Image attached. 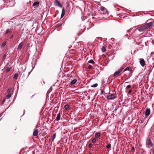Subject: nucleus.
Returning <instances> with one entry per match:
<instances>
[{
  "mask_svg": "<svg viewBox=\"0 0 154 154\" xmlns=\"http://www.w3.org/2000/svg\"><path fill=\"white\" fill-rule=\"evenodd\" d=\"M116 94H112L111 95L107 96L106 98L108 100H113L116 98Z\"/></svg>",
  "mask_w": 154,
  "mask_h": 154,
  "instance_id": "f257e3e1",
  "label": "nucleus"
},
{
  "mask_svg": "<svg viewBox=\"0 0 154 154\" xmlns=\"http://www.w3.org/2000/svg\"><path fill=\"white\" fill-rule=\"evenodd\" d=\"M137 29L139 31L142 32L145 31L147 29L145 25H144L143 26L138 27Z\"/></svg>",
  "mask_w": 154,
  "mask_h": 154,
  "instance_id": "f03ea898",
  "label": "nucleus"
},
{
  "mask_svg": "<svg viewBox=\"0 0 154 154\" xmlns=\"http://www.w3.org/2000/svg\"><path fill=\"white\" fill-rule=\"evenodd\" d=\"M122 68L119 69L117 71L114 73L113 76L115 77H117L119 75V74L122 71Z\"/></svg>",
  "mask_w": 154,
  "mask_h": 154,
  "instance_id": "7ed1b4c3",
  "label": "nucleus"
},
{
  "mask_svg": "<svg viewBox=\"0 0 154 154\" xmlns=\"http://www.w3.org/2000/svg\"><path fill=\"white\" fill-rule=\"evenodd\" d=\"M23 42H21L19 45H18V46L17 47V50L18 51H20L21 50V49L23 47Z\"/></svg>",
  "mask_w": 154,
  "mask_h": 154,
  "instance_id": "20e7f679",
  "label": "nucleus"
},
{
  "mask_svg": "<svg viewBox=\"0 0 154 154\" xmlns=\"http://www.w3.org/2000/svg\"><path fill=\"white\" fill-rule=\"evenodd\" d=\"M54 5L56 6H58L60 7H62V5L59 1L56 0L54 2Z\"/></svg>",
  "mask_w": 154,
  "mask_h": 154,
  "instance_id": "39448f33",
  "label": "nucleus"
},
{
  "mask_svg": "<svg viewBox=\"0 0 154 154\" xmlns=\"http://www.w3.org/2000/svg\"><path fill=\"white\" fill-rule=\"evenodd\" d=\"M150 110L149 109L147 108L146 109L145 111V116L147 117V116L150 114Z\"/></svg>",
  "mask_w": 154,
  "mask_h": 154,
  "instance_id": "423d86ee",
  "label": "nucleus"
},
{
  "mask_svg": "<svg viewBox=\"0 0 154 154\" xmlns=\"http://www.w3.org/2000/svg\"><path fill=\"white\" fill-rule=\"evenodd\" d=\"M100 10L102 11L103 12L104 14H106L107 13V9L103 7H101Z\"/></svg>",
  "mask_w": 154,
  "mask_h": 154,
  "instance_id": "0eeeda50",
  "label": "nucleus"
},
{
  "mask_svg": "<svg viewBox=\"0 0 154 154\" xmlns=\"http://www.w3.org/2000/svg\"><path fill=\"white\" fill-rule=\"evenodd\" d=\"M140 63L141 65L142 66H143L145 65V62L143 59H140Z\"/></svg>",
  "mask_w": 154,
  "mask_h": 154,
  "instance_id": "6e6552de",
  "label": "nucleus"
},
{
  "mask_svg": "<svg viewBox=\"0 0 154 154\" xmlns=\"http://www.w3.org/2000/svg\"><path fill=\"white\" fill-rule=\"evenodd\" d=\"M38 130L37 129H34L33 134V136H37L38 134Z\"/></svg>",
  "mask_w": 154,
  "mask_h": 154,
  "instance_id": "1a4fd4ad",
  "label": "nucleus"
},
{
  "mask_svg": "<svg viewBox=\"0 0 154 154\" xmlns=\"http://www.w3.org/2000/svg\"><path fill=\"white\" fill-rule=\"evenodd\" d=\"M153 23L152 22H149L148 23H147L146 24H145V26L146 27L147 29L149 28V27L152 26Z\"/></svg>",
  "mask_w": 154,
  "mask_h": 154,
  "instance_id": "9d476101",
  "label": "nucleus"
},
{
  "mask_svg": "<svg viewBox=\"0 0 154 154\" xmlns=\"http://www.w3.org/2000/svg\"><path fill=\"white\" fill-rule=\"evenodd\" d=\"M147 144L148 146L149 147H152L153 145L152 143V142L150 140H149L147 142Z\"/></svg>",
  "mask_w": 154,
  "mask_h": 154,
  "instance_id": "9b49d317",
  "label": "nucleus"
},
{
  "mask_svg": "<svg viewBox=\"0 0 154 154\" xmlns=\"http://www.w3.org/2000/svg\"><path fill=\"white\" fill-rule=\"evenodd\" d=\"M77 82V80L76 79H73L70 82V84L71 85H74Z\"/></svg>",
  "mask_w": 154,
  "mask_h": 154,
  "instance_id": "f8f14e48",
  "label": "nucleus"
},
{
  "mask_svg": "<svg viewBox=\"0 0 154 154\" xmlns=\"http://www.w3.org/2000/svg\"><path fill=\"white\" fill-rule=\"evenodd\" d=\"M61 114L60 113H59L57 116V117L56 118V120L57 121H59L60 118Z\"/></svg>",
  "mask_w": 154,
  "mask_h": 154,
  "instance_id": "ddd939ff",
  "label": "nucleus"
},
{
  "mask_svg": "<svg viewBox=\"0 0 154 154\" xmlns=\"http://www.w3.org/2000/svg\"><path fill=\"white\" fill-rule=\"evenodd\" d=\"M12 30L11 29H7L6 30V33L7 34H9L12 32Z\"/></svg>",
  "mask_w": 154,
  "mask_h": 154,
  "instance_id": "4468645a",
  "label": "nucleus"
},
{
  "mask_svg": "<svg viewBox=\"0 0 154 154\" xmlns=\"http://www.w3.org/2000/svg\"><path fill=\"white\" fill-rule=\"evenodd\" d=\"M39 4V2H35L33 4V6H37Z\"/></svg>",
  "mask_w": 154,
  "mask_h": 154,
  "instance_id": "2eb2a0df",
  "label": "nucleus"
},
{
  "mask_svg": "<svg viewBox=\"0 0 154 154\" xmlns=\"http://www.w3.org/2000/svg\"><path fill=\"white\" fill-rule=\"evenodd\" d=\"M69 105L68 104H66L64 106V108L66 110H67L69 109Z\"/></svg>",
  "mask_w": 154,
  "mask_h": 154,
  "instance_id": "dca6fc26",
  "label": "nucleus"
},
{
  "mask_svg": "<svg viewBox=\"0 0 154 154\" xmlns=\"http://www.w3.org/2000/svg\"><path fill=\"white\" fill-rule=\"evenodd\" d=\"M100 135V133H97L95 134V136L97 138H99Z\"/></svg>",
  "mask_w": 154,
  "mask_h": 154,
  "instance_id": "f3484780",
  "label": "nucleus"
},
{
  "mask_svg": "<svg viewBox=\"0 0 154 154\" xmlns=\"http://www.w3.org/2000/svg\"><path fill=\"white\" fill-rule=\"evenodd\" d=\"M152 60L153 61L152 63V65L151 66V67H152V69L154 67V58H152Z\"/></svg>",
  "mask_w": 154,
  "mask_h": 154,
  "instance_id": "a211bd4d",
  "label": "nucleus"
},
{
  "mask_svg": "<svg viewBox=\"0 0 154 154\" xmlns=\"http://www.w3.org/2000/svg\"><path fill=\"white\" fill-rule=\"evenodd\" d=\"M101 49L102 52H105L106 51V49L105 48V47L103 46H102Z\"/></svg>",
  "mask_w": 154,
  "mask_h": 154,
  "instance_id": "6ab92c4d",
  "label": "nucleus"
},
{
  "mask_svg": "<svg viewBox=\"0 0 154 154\" xmlns=\"http://www.w3.org/2000/svg\"><path fill=\"white\" fill-rule=\"evenodd\" d=\"M11 93H8V94L6 97V98L7 99H9L11 97Z\"/></svg>",
  "mask_w": 154,
  "mask_h": 154,
  "instance_id": "aec40b11",
  "label": "nucleus"
},
{
  "mask_svg": "<svg viewBox=\"0 0 154 154\" xmlns=\"http://www.w3.org/2000/svg\"><path fill=\"white\" fill-rule=\"evenodd\" d=\"M111 146V144L110 143H109L106 145V148L107 149H109L110 148Z\"/></svg>",
  "mask_w": 154,
  "mask_h": 154,
  "instance_id": "412c9836",
  "label": "nucleus"
},
{
  "mask_svg": "<svg viewBox=\"0 0 154 154\" xmlns=\"http://www.w3.org/2000/svg\"><path fill=\"white\" fill-rule=\"evenodd\" d=\"M18 76V74L16 73V74H15L14 75V77L15 79H16L17 78Z\"/></svg>",
  "mask_w": 154,
  "mask_h": 154,
  "instance_id": "4be33fe9",
  "label": "nucleus"
},
{
  "mask_svg": "<svg viewBox=\"0 0 154 154\" xmlns=\"http://www.w3.org/2000/svg\"><path fill=\"white\" fill-rule=\"evenodd\" d=\"M11 69V68L9 67H8L7 69H6V72H9L10 70Z\"/></svg>",
  "mask_w": 154,
  "mask_h": 154,
  "instance_id": "5701e85b",
  "label": "nucleus"
},
{
  "mask_svg": "<svg viewBox=\"0 0 154 154\" xmlns=\"http://www.w3.org/2000/svg\"><path fill=\"white\" fill-rule=\"evenodd\" d=\"M98 85V84L97 83L91 86L92 87L95 88L97 87Z\"/></svg>",
  "mask_w": 154,
  "mask_h": 154,
  "instance_id": "b1692460",
  "label": "nucleus"
},
{
  "mask_svg": "<svg viewBox=\"0 0 154 154\" xmlns=\"http://www.w3.org/2000/svg\"><path fill=\"white\" fill-rule=\"evenodd\" d=\"M96 139L95 138H94L92 139V142L93 143H95L96 141Z\"/></svg>",
  "mask_w": 154,
  "mask_h": 154,
  "instance_id": "393cba45",
  "label": "nucleus"
},
{
  "mask_svg": "<svg viewBox=\"0 0 154 154\" xmlns=\"http://www.w3.org/2000/svg\"><path fill=\"white\" fill-rule=\"evenodd\" d=\"M88 62L90 63H94V61L92 60H90L88 61Z\"/></svg>",
  "mask_w": 154,
  "mask_h": 154,
  "instance_id": "a878e982",
  "label": "nucleus"
},
{
  "mask_svg": "<svg viewBox=\"0 0 154 154\" xmlns=\"http://www.w3.org/2000/svg\"><path fill=\"white\" fill-rule=\"evenodd\" d=\"M6 42H4L2 44L1 46L2 47H4L5 46V45H6Z\"/></svg>",
  "mask_w": 154,
  "mask_h": 154,
  "instance_id": "bb28decb",
  "label": "nucleus"
},
{
  "mask_svg": "<svg viewBox=\"0 0 154 154\" xmlns=\"http://www.w3.org/2000/svg\"><path fill=\"white\" fill-rule=\"evenodd\" d=\"M65 11L64 10V8H63L62 10L61 14L65 15Z\"/></svg>",
  "mask_w": 154,
  "mask_h": 154,
  "instance_id": "cd10ccee",
  "label": "nucleus"
},
{
  "mask_svg": "<svg viewBox=\"0 0 154 154\" xmlns=\"http://www.w3.org/2000/svg\"><path fill=\"white\" fill-rule=\"evenodd\" d=\"M130 69H131L129 67H127L124 70V71H126L127 70H130Z\"/></svg>",
  "mask_w": 154,
  "mask_h": 154,
  "instance_id": "c85d7f7f",
  "label": "nucleus"
},
{
  "mask_svg": "<svg viewBox=\"0 0 154 154\" xmlns=\"http://www.w3.org/2000/svg\"><path fill=\"white\" fill-rule=\"evenodd\" d=\"M92 67L91 65H89L88 68L89 69H92Z\"/></svg>",
  "mask_w": 154,
  "mask_h": 154,
  "instance_id": "c756f323",
  "label": "nucleus"
},
{
  "mask_svg": "<svg viewBox=\"0 0 154 154\" xmlns=\"http://www.w3.org/2000/svg\"><path fill=\"white\" fill-rule=\"evenodd\" d=\"M11 89L9 88L7 90V92L9 93L11 92Z\"/></svg>",
  "mask_w": 154,
  "mask_h": 154,
  "instance_id": "7c9ffc66",
  "label": "nucleus"
},
{
  "mask_svg": "<svg viewBox=\"0 0 154 154\" xmlns=\"http://www.w3.org/2000/svg\"><path fill=\"white\" fill-rule=\"evenodd\" d=\"M131 88V86L130 85H128L127 86L126 88Z\"/></svg>",
  "mask_w": 154,
  "mask_h": 154,
  "instance_id": "2f4dec72",
  "label": "nucleus"
},
{
  "mask_svg": "<svg viewBox=\"0 0 154 154\" xmlns=\"http://www.w3.org/2000/svg\"><path fill=\"white\" fill-rule=\"evenodd\" d=\"M92 144L91 143H90L89 145V148H91L92 147Z\"/></svg>",
  "mask_w": 154,
  "mask_h": 154,
  "instance_id": "473e14b6",
  "label": "nucleus"
},
{
  "mask_svg": "<svg viewBox=\"0 0 154 154\" xmlns=\"http://www.w3.org/2000/svg\"><path fill=\"white\" fill-rule=\"evenodd\" d=\"M56 137V135L55 134H54L52 136V138H55Z\"/></svg>",
  "mask_w": 154,
  "mask_h": 154,
  "instance_id": "72a5a7b5",
  "label": "nucleus"
},
{
  "mask_svg": "<svg viewBox=\"0 0 154 154\" xmlns=\"http://www.w3.org/2000/svg\"><path fill=\"white\" fill-rule=\"evenodd\" d=\"M5 99H4V100H3V101H2V104H4V103L5 102Z\"/></svg>",
  "mask_w": 154,
  "mask_h": 154,
  "instance_id": "f704fd0d",
  "label": "nucleus"
},
{
  "mask_svg": "<svg viewBox=\"0 0 154 154\" xmlns=\"http://www.w3.org/2000/svg\"><path fill=\"white\" fill-rule=\"evenodd\" d=\"M103 90H101L100 92V94L102 95L103 94Z\"/></svg>",
  "mask_w": 154,
  "mask_h": 154,
  "instance_id": "c9c22d12",
  "label": "nucleus"
},
{
  "mask_svg": "<svg viewBox=\"0 0 154 154\" xmlns=\"http://www.w3.org/2000/svg\"><path fill=\"white\" fill-rule=\"evenodd\" d=\"M132 90H129L128 91V94H130Z\"/></svg>",
  "mask_w": 154,
  "mask_h": 154,
  "instance_id": "e433bc0d",
  "label": "nucleus"
},
{
  "mask_svg": "<svg viewBox=\"0 0 154 154\" xmlns=\"http://www.w3.org/2000/svg\"><path fill=\"white\" fill-rule=\"evenodd\" d=\"M154 54V52H152L151 53V56L153 55Z\"/></svg>",
  "mask_w": 154,
  "mask_h": 154,
  "instance_id": "4c0bfd02",
  "label": "nucleus"
},
{
  "mask_svg": "<svg viewBox=\"0 0 154 154\" xmlns=\"http://www.w3.org/2000/svg\"><path fill=\"white\" fill-rule=\"evenodd\" d=\"M134 147H133L131 148V150H134Z\"/></svg>",
  "mask_w": 154,
  "mask_h": 154,
  "instance_id": "58836bf2",
  "label": "nucleus"
},
{
  "mask_svg": "<svg viewBox=\"0 0 154 154\" xmlns=\"http://www.w3.org/2000/svg\"><path fill=\"white\" fill-rule=\"evenodd\" d=\"M64 14H61V17L62 18V17H63L64 16Z\"/></svg>",
  "mask_w": 154,
  "mask_h": 154,
  "instance_id": "ea45409f",
  "label": "nucleus"
},
{
  "mask_svg": "<svg viewBox=\"0 0 154 154\" xmlns=\"http://www.w3.org/2000/svg\"><path fill=\"white\" fill-rule=\"evenodd\" d=\"M118 109L117 108H115L114 110L115 112H116L117 110Z\"/></svg>",
  "mask_w": 154,
  "mask_h": 154,
  "instance_id": "a19ab883",
  "label": "nucleus"
},
{
  "mask_svg": "<svg viewBox=\"0 0 154 154\" xmlns=\"http://www.w3.org/2000/svg\"><path fill=\"white\" fill-rule=\"evenodd\" d=\"M54 138H52V141H54Z\"/></svg>",
  "mask_w": 154,
  "mask_h": 154,
  "instance_id": "79ce46f5",
  "label": "nucleus"
},
{
  "mask_svg": "<svg viewBox=\"0 0 154 154\" xmlns=\"http://www.w3.org/2000/svg\"><path fill=\"white\" fill-rule=\"evenodd\" d=\"M153 153H154V149H153Z\"/></svg>",
  "mask_w": 154,
  "mask_h": 154,
  "instance_id": "37998d69",
  "label": "nucleus"
},
{
  "mask_svg": "<svg viewBox=\"0 0 154 154\" xmlns=\"http://www.w3.org/2000/svg\"><path fill=\"white\" fill-rule=\"evenodd\" d=\"M13 37V35H12V36H11V38L12 37Z\"/></svg>",
  "mask_w": 154,
  "mask_h": 154,
  "instance_id": "c03bdc74",
  "label": "nucleus"
},
{
  "mask_svg": "<svg viewBox=\"0 0 154 154\" xmlns=\"http://www.w3.org/2000/svg\"><path fill=\"white\" fill-rule=\"evenodd\" d=\"M89 154H92L91 153H89Z\"/></svg>",
  "mask_w": 154,
  "mask_h": 154,
  "instance_id": "a18cd8bd",
  "label": "nucleus"
}]
</instances>
